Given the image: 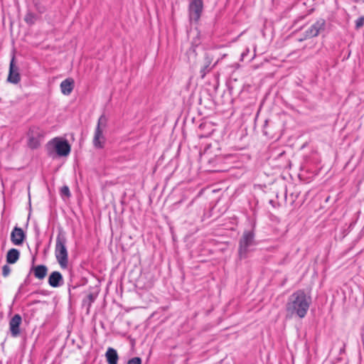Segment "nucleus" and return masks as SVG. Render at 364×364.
Segmentation results:
<instances>
[{"label": "nucleus", "mask_w": 364, "mask_h": 364, "mask_svg": "<svg viewBox=\"0 0 364 364\" xmlns=\"http://www.w3.org/2000/svg\"><path fill=\"white\" fill-rule=\"evenodd\" d=\"M311 302V297L304 290H297L289 296L287 310L291 315L295 314L302 318L306 315Z\"/></svg>", "instance_id": "nucleus-1"}, {"label": "nucleus", "mask_w": 364, "mask_h": 364, "mask_svg": "<svg viewBox=\"0 0 364 364\" xmlns=\"http://www.w3.org/2000/svg\"><path fill=\"white\" fill-rule=\"evenodd\" d=\"M48 154L51 157L55 156L63 157L69 155L71 148L65 139L60 137H55L50 141L46 145Z\"/></svg>", "instance_id": "nucleus-2"}, {"label": "nucleus", "mask_w": 364, "mask_h": 364, "mask_svg": "<svg viewBox=\"0 0 364 364\" xmlns=\"http://www.w3.org/2000/svg\"><path fill=\"white\" fill-rule=\"evenodd\" d=\"M66 240L63 236L58 235L56 238L55 255L61 267H66L68 261V250L65 246Z\"/></svg>", "instance_id": "nucleus-3"}, {"label": "nucleus", "mask_w": 364, "mask_h": 364, "mask_svg": "<svg viewBox=\"0 0 364 364\" xmlns=\"http://www.w3.org/2000/svg\"><path fill=\"white\" fill-rule=\"evenodd\" d=\"M106 119L102 116L98 119L97 126L93 136V145L96 149H102L105 143V137L103 134V128L105 127Z\"/></svg>", "instance_id": "nucleus-4"}, {"label": "nucleus", "mask_w": 364, "mask_h": 364, "mask_svg": "<svg viewBox=\"0 0 364 364\" xmlns=\"http://www.w3.org/2000/svg\"><path fill=\"white\" fill-rule=\"evenodd\" d=\"M326 20L323 18L318 19L313 23L304 33V37L299 41H302L306 39L316 37L326 29Z\"/></svg>", "instance_id": "nucleus-5"}, {"label": "nucleus", "mask_w": 364, "mask_h": 364, "mask_svg": "<svg viewBox=\"0 0 364 364\" xmlns=\"http://www.w3.org/2000/svg\"><path fill=\"white\" fill-rule=\"evenodd\" d=\"M255 245L254 234L252 231H245L240 241L239 254L245 257L249 248Z\"/></svg>", "instance_id": "nucleus-6"}, {"label": "nucleus", "mask_w": 364, "mask_h": 364, "mask_svg": "<svg viewBox=\"0 0 364 364\" xmlns=\"http://www.w3.org/2000/svg\"><path fill=\"white\" fill-rule=\"evenodd\" d=\"M43 134V132L40 127H33L30 128L28 132V146L33 149L39 147Z\"/></svg>", "instance_id": "nucleus-7"}, {"label": "nucleus", "mask_w": 364, "mask_h": 364, "mask_svg": "<svg viewBox=\"0 0 364 364\" xmlns=\"http://www.w3.org/2000/svg\"><path fill=\"white\" fill-rule=\"evenodd\" d=\"M203 9L202 0H192L189 4V17L191 21H198Z\"/></svg>", "instance_id": "nucleus-8"}, {"label": "nucleus", "mask_w": 364, "mask_h": 364, "mask_svg": "<svg viewBox=\"0 0 364 364\" xmlns=\"http://www.w3.org/2000/svg\"><path fill=\"white\" fill-rule=\"evenodd\" d=\"M22 322L19 314L14 315L9 321V329L13 337H17L20 334V325Z\"/></svg>", "instance_id": "nucleus-9"}, {"label": "nucleus", "mask_w": 364, "mask_h": 364, "mask_svg": "<svg viewBox=\"0 0 364 364\" xmlns=\"http://www.w3.org/2000/svg\"><path fill=\"white\" fill-rule=\"evenodd\" d=\"M20 79L21 78L18 73V69L16 66H15L14 59L13 58L10 63L8 81L13 84H17L20 81Z\"/></svg>", "instance_id": "nucleus-10"}, {"label": "nucleus", "mask_w": 364, "mask_h": 364, "mask_svg": "<svg viewBox=\"0 0 364 364\" xmlns=\"http://www.w3.org/2000/svg\"><path fill=\"white\" fill-rule=\"evenodd\" d=\"M25 234L20 228H14L11 234V240L15 245H20L23 243Z\"/></svg>", "instance_id": "nucleus-11"}, {"label": "nucleus", "mask_w": 364, "mask_h": 364, "mask_svg": "<svg viewBox=\"0 0 364 364\" xmlns=\"http://www.w3.org/2000/svg\"><path fill=\"white\" fill-rule=\"evenodd\" d=\"M61 92L65 95H69L74 88V80L71 78L65 79L60 83Z\"/></svg>", "instance_id": "nucleus-12"}, {"label": "nucleus", "mask_w": 364, "mask_h": 364, "mask_svg": "<svg viewBox=\"0 0 364 364\" xmlns=\"http://www.w3.org/2000/svg\"><path fill=\"white\" fill-rule=\"evenodd\" d=\"M63 281V277L59 272H52L48 278V284L53 287H58Z\"/></svg>", "instance_id": "nucleus-13"}, {"label": "nucleus", "mask_w": 364, "mask_h": 364, "mask_svg": "<svg viewBox=\"0 0 364 364\" xmlns=\"http://www.w3.org/2000/svg\"><path fill=\"white\" fill-rule=\"evenodd\" d=\"M108 364H117L119 356L115 349L109 348L105 354Z\"/></svg>", "instance_id": "nucleus-14"}, {"label": "nucleus", "mask_w": 364, "mask_h": 364, "mask_svg": "<svg viewBox=\"0 0 364 364\" xmlns=\"http://www.w3.org/2000/svg\"><path fill=\"white\" fill-rule=\"evenodd\" d=\"M33 272L36 278L43 279L48 272V268L45 265H37L33 268Z\"/></svg>", "instance_id": "nucleus-15"}, {"label": "nucleus", "mask_w": 364, "mask_h": 364, "mask_svg": "<svg viewBox=\"0 0 364 364\" xmlns=\"http://www.w3.org/2000/svg\"><path fill=\"white\" fill-rule=\"evenodd\" d=\"M19 251L16 249H11L6 255V262L9 264H14L19 258Z\"/></svg>", "instance_id": "nucleus-16"}, {"label": "nucleus", "mask_w": 364, "mask_h": 364, "mask_svg": "<svg viewBox=\"0 0 364 364\" xmlns=\"http://www.w3.org/2000/svg\"><path fill=\"white\" fill-rule=\"evenodd\" d=\"M211 64V59L206 56L205 58V63L203 67L200 70V73L202 77H204L206 73H208L210 70V65Z\"/></svg>", "instance_id": "nucleus-17"}, {"label": "nucleus", "mask_w": 364, "mask_h": 364, "mask_svg": "<svg viewBox=\"0 0 364 364\" xmlns=\"http://www.w3.org/2000/svg\"><path fill=\"white\" fill-rule=\"evenodd\" d=\"M24 20L28 24H33L36 21V16L34 14H33L31 13H28L25 16Z\"/></svg>", "instance_id": "nucleus-18"}, {"label": "nucleus", "mask_w": 364, "mask_h": 364, "mask_svg": "<svg viewBox=\"0 0 364 364\" xmlns=\"http://www.w3.org/2000/svg\"><path fill=\"white\" fill-rule=\"evenodd\" d=\"M364 26V16H360L356 21H355V28L358 30L360 28H362Z\"/></svg>", "instance_id": "nucleus-19"}, {"label": "nucleus", "mask_w": 364, "mask_h": 364, "mask_svg": "<svg viewBox=\"0 0 364 364\" xmlns=\"http://www.w3.org/2000/svg\"><path fill=\"white\" fill-rule=\"evenodd\" d=\"M60 193L62 196L69 198L70 196V189L67 186H64L60 189Z\"/></svg>", "instance_id": "nucleus-20"}, {"label": "nucleus", "mask_w": 364, "mask_h": 364, "mask_svg": "<svg viewBox=\"0 0 364 364\" xmlns=\"http://www.w3.org/2000/svg\"><path fill=\"white\" fill-rule=\"evenodd\" d=\"M127 364H141V360L139 357H135L129 360Z\"/></svg>", "instance_id": "nucleus-21"}, {"label": "nucleus", "mask_w": 364, "mask_h": 364, "mask_svg": "<svg viewBox=\"0 0 364 364\" xmlns=\"http://www.w3.org/2000/svg\"><path fill=\"white\" fill-rule=\"evenodd\" d=\"M11 272V268L8 265H4L2 268V274L4 277H7Z\"/></svg>", "instance_id": "nucleus-22"}, {"label": "nucleus", "mask_w": 364, "mask_h": 364, "mask_svg": "<svg viewBox=\"0 0 364 364\" xmlns=\"http://www.w3.org/2000/svg\"><path fill=\"white\" fill-rule=\"evenodd\" d=\"M249 52H250V50L247 49L246 52H243L242 53L241 56H242V60L247 59V60H249L250 59H252V58H254V56H255L254 53L250 58L247 57V54H248Z\"/></svg>", "instance_id": "nucleus-23"}, {"label": "nucleus", "mask_w": 364, "mask_h": 364, "mask_svg": "<svg viewBox=\"0 0 364 364\" xmlns=\"http://www.w3.org/2000/svg\"><path fill=\"white\" fill-rule=\"evenodd\" d=\"M284 154V151H283V152H282V153H280V154H279V156H282Z\"/></svg>", "instance_id": "nucleus-24"}, {"label": "nucleus", "mask_w": 364, "mask_h": 364, "mask_svg": "<svg viewBox=\"0 0 364 364\" xmlns=\"http://www.w3.org/2000/svg\"><path fill=\"white\" fill-rule=\"evenodd\" d=\"M344 350H345V349H344V348H343L341 349L340 352L342 353V352H344Z\"/></svg>", "instance_id": "nucleus-25"}, {"label": "nucleus", "mask_w": 364, "mask_h": 364, "mask_svg": "<svg viewBox=\"0 0 364 364\" xmlns=\"http://www.w3.org/2000/svg\"><path fill=\"white\" fill-rule=\"evenodd\" d=\"M284 166H282V165H279V167H280V168H282V167H284Z\"/></svg>", "instance_id": "nucleus-26"}]
</instances>
